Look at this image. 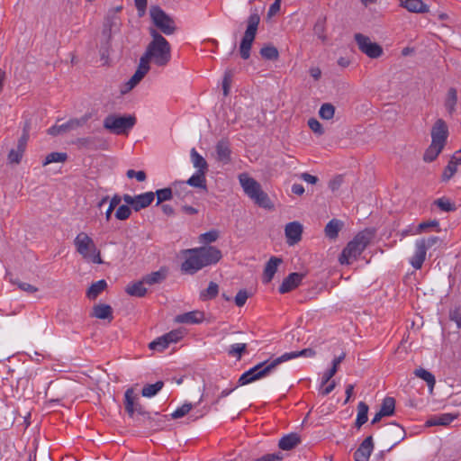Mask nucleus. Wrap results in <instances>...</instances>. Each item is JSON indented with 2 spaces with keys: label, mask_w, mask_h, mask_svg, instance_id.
<instances>
[{
  "label": "nucleus",
  "mask_w": 461,
  "mask_h": 461,
  "mask_svg": "<svg viewBox=\"0 0 461 461\" xmlns=\"http://www.w3.org/2000/svg\"><path fill=\"white\" fill-rule=\"evenodd\" d=\"M136 123V117L134 115H115L110 114L104 120V128L112 133L121 135L127 134L128 131L133 128Z\"/></svg>",
  "instance_id": "8"
},
{
  "label": "nucleus",
  "mask_w": 461,
  "mask_h": 461,
  "mask_svg": "<svg viewBox=\"0 0 461 461\" xmlns=\"http://www.w3.org/2000/svg\"><path fill=\"white\" fill-rule=\"evenodd\" d=\"M457 166L448 162L442 174V181H448L456 172Z\"/></svg>",
  "instance_id": "60"
},
{
  "label": "nucleus",
  "mask_w": 461,
  "mask_h": 461,
  "mask_svg": "<svg viewBox=\"0 0 461 461\" xmlns=\"http://www.w3.org/2000/svg\"><path fill=\"white\" fill-rule=\"evenodd\" d=\"M456 419L455 415L451 413H443L438 415V421L440 426H447L450 424Z\"/></svg>",
  "instance_id": "63"
},
{
  "label": "nucleus",
  "mask_w": 461,
  "mask_h": 461,
  "mask_svg": "<svg viewBox=\"0 0 461 461\" xmlns=\"http://www.w3.org/2000/svg\"><path fill=\"white\" fill-rule=\"evenodd\" d=\"M29 132H30V123L26 122L23 129V134L18 140V143H17V147H16L17 149L25 151L27 142L29 140Z\"/></svg>",
  "instance_id": "50"
},
{
  "label": "nucleus",
  "mask_w": 461,
  "mask_h": 461,
  "mask_svg": "<svg viewBox=\"0 0 461 461\" xmlns=\"http://www.w3.org/2000/svg\"><path fill=\"white\" fill-rule=\"evenodd\" d=\"M149 14L152 23L162 33L172 35L176 31L175 21L159 6H150Z\"/></svg>",
  "instance_id": "9"
},
{
  "label": "nucleus",
  "mask_w": 461,
  "mask_h": 461,
  "mask_svg": "<svg viewBox=\"0 0 461 461\" xmlns=\"http://www.w3.org/2000/svg\"><path fill=\"white\" fill-rule=\"evenodd\" d=\"M233 73L231 70H227L224 74L223 80H222V90L223 95L227 96L230 92V84L232 80Z\"/></svg>",
  "instance_id": "58"
},
{
  "label": "nucleus",
  "mask_w": 461,
  "mask_h": 461,
  "mask_svg": "<svg viewBox=\"0 0 461 461\" xmlns=\"http://www.w3.org/2000/svg\"><path fill=\"white\" fill-rule=\"evenodd\" d=\"M131 214V210L126 204L119 206L115 212V217H116V219H118L120 221H125V220L129 219Z\"/></svg>",
  "instance_id": "56"
},
{
  "label": "nucleus",
  "mask_w": 461,
  "mask_h": 461,
  "mask_svg": "<svg viewBox=\"0 0 461 461\" xmlns=\"http://www.w3.org/2000/svg\"><path fill=\"white\" fill-rule=\"evenodd\" d=\"M107 283L102 279L95 283H93L86 291V296L90 300H95L98 295L106 288Z\"/></svg>",
  "instance_id": "32"
},
{
  "label": "nucleus",
  "mask_w": 461,
  "mask_h": 461,
  "mask_svg": "<svg viewBox=\"0 0 461 461\" xmlns=\"http://www.w3.org/2000/svg\"><path fill=\"white\" fill-rule=\"evenodd\" d=\"M204 319V314L200 311H193L189 312H185L184 314L177 315L176 317V321L179 323H186V324H197L201 323Z\"/></svg>",
  "instance_id": "23"
},
{
  "label": "nucleus",
  "mask_w": 461,
  "mask_h": 461,
  "mask_svg": "<svg viewBox=\"0 0 461 461\" xmlns=\"http://www.w3.org/2000/svg\"><path fill=\"white\" fill-rule=\"evenodd\" d=\"M304 276H305V275L303 273L294 272V273L289 274L283 280L281 285L279 286V288H278L279 293L286 294V293H289V292L293 291L294 289L297 288L301 285Z\"/></svg>",
  "instance_id": "14"
},
{
  "label": "nucleus",
  "mask_w": 461,
  "mask_h": 461,
  "mask_svg": "<svg viewBox=\"0 0 461 461\" xmlns=\"http://www.w3.org/2000/svg\"><path fill=\"white\" fill-rule=\"evenodd\" d=\"M434 204L443 212H454L456 209V204L446 197L435 200Z\"/></svg>",
  "instance_id": "49"
},
{
  "label": "nucleus",
  "mask_w": 461,
  "mask_h": 461,
  "mask_svg": "<svg viewBox=\"0 0 461 461\" xmlns=\"http://www.w3.org/2000/svg\"><path fill=\"white\" fill-rule=\"evenodd\" d=\"M164 383L162 381H158L152 384H147L143 386L141 390V394L144 397H152L156 395L162 388Z\"/></svg>",
  "instance_id": "40"
},
{
  "label": "nucleus",
  "mask_w": 461,
  "mask_h": 461,
  "mask_svg": "<svg viewBox=\"0 0 461 461\" xmlns=\"http://www.w3.org/2000/svg\"><path fill=\"white\" fill-rule=\"evenodd\" d=\"M172 189L173 194L181 199L185 198L190 194V191L186 190L185 183L183 181H175L172 184Z\"/></svg>",
  "instance_id": "45"
},
{
  "label": "nucleus",
  "mask_w": 461,
  "mask_h": 461,
  "mask_svg": "<svg viewBox=\"0 0 461 461\" xmlns=\"http://www.w3.org/2000/svg\"><path fill=\"white\" fill-rule=\"evenodd\" d=\"M146 283L144 280H140L127 285L125 292L136 297H144L147 294V288L144 286Z\"/></svg>",
  "instance_id": "30"
},
{
  "label": "nucleus",
  "mask_w": 461,
  "mask_h": 461,
  "mask_svg": "<svg viewBox=\"0 0 461 461\" xmlns=\"http://www.w3.org/2000/svg\"><path fill=\"white\" fill-rule=\"evenodd\" d=\"M193 409L192 403H184L178 407L174 412L171 413V418L174 420L180 419L185 416Z\"/></svg>",
  "instance_id": "53"
},
{
  "label": "nucleus",
  "mask_w": 461,
  "mask_h": 461,
  "mask_svg": "<svg viewBox=\"0 0 461 461\" xmlns=\"http://www.w3.org/2000/svg\"><path fill=\"white\" fill-rule=\"evenodd\" d=\"M167 274V269L165 267H161L158 271H154L151 272L150 274L144 276L142 278L147 285H154L161 284L164 280H166Z\"/></svg>",
  "instance_id": "25"
},
{
  "label": "nucleus",
  "mask_w": 461,
  "mask_h": 461,
  "mask_svg": "<svg viewBox=\"0 0 461 461\" xmlns=\"http://www.w3.org/2000/svg\"><path fill=\"white\" fill-rule=\"evenodd\" d=\"M11 282L13 284L16 285L19 287V289H21L22 291H24L28 294H33L38 291V288L36 286L32 285L28 283L21 282L18 280H12V279H11Z\"/></svg>",
  "instance_id": "61"
},
{
  "label": "nucleus",
  "mask_w": 461,
  "mask_h": 461,
  "mask_svg": "<svg viewBox=\"0 0 461 461\" xmlns=\"http://www.w3.org/2000/svg\"><path fill=\"white\" fill-rule=\"evenodd\" d=\"M287 243L293 246L302 239L303 225L298 221H292L286 224L285 229Z\"/></svg>",
  "instance_id": "15"
},
{
  "label": "nucleus",
  "mask_w": 461,
  "mask_h": 461,
  "mask_svg": "<svg viewBox=\"0 0 461 461\" xmlns=\"http://www.w3.org/2000/svg\"><path fill=\"white\" fill-rule=\"evenodd\" d=\"M24 151L19 149H12L8 153V162L10 164H19L22 160Z\"/></svg>",
  "instance_id": "54"
},
{
  "label": "nucleus",
  "mask_w": 461,
  "mask_h": 461,
  "mask_svg": "<svg viewBox=\"0 0 461 461\" xmlns=\"http://www.w3.org/2000/svg\"><path fill=\"white\" fill-rule=\"evenodd\" d=\"M440 241V239L436 236H430L429 238H422L420 240H417L416 242L420 245L421 242H423L424 249L427 251L429 249L432 248L436 244H438Z\"/></svg>",
  "instance_id": "57"
},
{
  "label": "nucleus",
  "mask_w": 461,
  "mask_h": 461,
  "mask_svg": "<svg viewBox=\"0 0 461 461\" xmlns=\"http://www.w3.org/2000/svg\"><path fill=\"white\" fill-rule=\"evenodd\" d=\"M283 457V455L278 452L274 454H267L259 458L255 459L254 461H281Z\"/></svg>",
  "instance_id": "64"
},
{
  "label": "nucleus",
  "mask_w": 461,
  "mask_h": 461,
  "mask_svg": "<svg viewBox=\"0 0 461 461\" xmlns=\"http://www.w3.org/2000/svg\"><path fill=\"white\" fill-rule=\"evenodd\" d=\"M239 181L244 193L259 207L272 209L274 207L268 194L263 191L261 185L247 173L239 175Z\"/></svg>",
  "instance_id": "4"
},
{
  "label": "nucleus",
  "mask_w": 461,
  "mask_h": 461,
  "mask_svg": "<svg viewBox=\"0 0 461 461\" xmlns=\"http://www.w3.org/2000/svg\"><path fill=\"white\" fill-rule=\"evenodd\" d=\"M247 351L246 343L232 344L228 349V355L236 357L238 360L241 359L242 355Z\"/></svg>",
  "instance_id": "43"
},
{
  "label": "nucleus",
  "mask_w": 461,
  "mask_h": 461,
  "mask_svg": "<svg viewBox=\"0 0 461 461\" xmlns=\"http://www.w3.org/2000/svg\"><path fill=\"white\" fill-rule=\"evenodd\" d=\"M90 316L100 320H108L111 322L113 319V308L105 303L95 304L92 309Z\"/></svg>",
  "instance_id": "19"
},
{
  "label": "nucleus",
  "mask_w": 461,
  "mask_h": 461,
  "mask_svg": "<svg viewBox=\"0 0 461 461\" xmlns=\"http://www.w3.org/2000/svg\"><path fill=\"white\" fill-rule=\"evenodd\" d=\"M186 253L189 256L182 263L181 269L192 275L204 267L218 263L222 257L221 250L213 246L187 249Z\"/></svg>",
  "instance_id": "2"
},
{
  "label": "nucleus",
  "mask_w": 461,
  "mask_h": 461,
  "mask_svg": "<svg viewBox=\"0 0 461 461\" xmlns=\"http://www.w3.org/2000/svg\"><path fill=\"white\" fill-rule=\"evenodd\" d=\"M260 55L267 60H276L279 57L278 50L273 45L264 46L260 50Z\"/></svg>",
  "instance_id": "42"
},
{
  "label": "nucleus",
  "mask_w": 461,
  "mask_h": 461,
  "mask_svg": "<svg viewBox=\"0 0 461 461\" xmlns=\"http://www.w3.org/2000/svg\"><path fill=\"white\" fill-rule=\"evenodd\" d=\"M316 355L315 350L312 348H304L300 351H293V352H286L283 354L282 356L275 358L273 361H264L260 362L259 364L256 365L252 368L249 369L245 373H243L239 380L238 384L239 385H246L248 384L253 383L257 380H259L261 378H264L270 375L276 367L288 360L296 358L298 357H313Z\"/></svg>",
  "instance_id": "1"
},
{
  "label": "nucleus",
  "mask_w": 461,
  "mask_h": 461,
  "mask_svg": "<svg viewBox=\"0 0 461 461\" xmlns=\"http://www.w3.org/2000/svg\"><path fill=\"white\" fill-rule=\"evenodd\" d=\"M282 263V259L276 257H271L270 259L267 262L264 273H263V282L267 284L271 282L275 274L277 271L278 266Z\"/></svg>",
  "instance_id": "22"
},
{
  "label": "nucleus",
  "mask_w": 461,
  "mask_h": 461,
  "mask_svg": "<svg viewBox=\"0 0 461 461\" xmlns=\"http://www.w3.org/2000/svg\"><path fill=\"white\" fill-rule=\"evenodd\" d=\"M218 293H219L218 285L214 282H210L207 289L201 293L200 297L203 301L211 300V299L215 298L217 296Z\"/></svg>",
  "instance_id": "44"
},
{
  "label": "nucleus",
  "mask_w": 461,
  "mask_h": 461,
  "mask_svg": "<svg viewBox=\"0 0 461 461\" xmlns=\"http://www.w3.org/2000/svg\"><path fill=\"white\" fill-rule=\"evenodd\" d=\"M68 159V154L65 152H51L48 154L43 161V166L54 162H65Z\"/></svg>",
  "instance_id": "47"
},
{
  "label": "nucleus",
  "mask_w": 461,
  "mask_h": 461,
  "mask_svg": "<svg viewBox=\"0 0 461 461\" xmlns=\"http://www.w3.org/2000/svg\"><path fill=\"white\" fill-rule=\"evenodd\" d=\"M414 374L417 377L424 380L427 383L430 392L433 391V388L436 384V379H435V376L430 372L420 367V368L416 369L414 371Z\"/></svg>",
  "instance_id": "36"
},
{
  "label": "nucleus",
  "mask_w": 461,
  "mask_h": 461,
  "mask_svg": "<svg viewBox=\"0 0 461 461\" xmlns=\"http://www.w3.org/2000/svg\"><path fill=\"white\" fill-rule=\"evenodd\" d=\"M342 227V222L339 220L333 219L328 222L325 227V234L330 239H336Z\"/></svg>",
  "instance_id": "35"
},
{
  "label": "nucleus",
  "mask_w": 461,
  "mask_h": 461,
  "mask_svg": "<svg viewBox=\"0 0 461 461\" xmlns=\"http://www.w3.org/2000/svg\"><path fill=\"white\" fill-rule=\"evenodd\" d=\"M169 344L163 335L150 342L149 348L152 350H157L160 352L167 348Z\"/></svg>",
  "instance_id": "52"
},
{
  "label": "nucleus",
  "mask_w": 461,
  "mask_h": 461,
  "mask_svg": "<svg viewBox=\"0 0 461 461\" xmlns=\"http://www.w3.org/2000/svg\"><path fill=\"white\" fill-rule=\"evenodd\" d=\"M90 118V115L85 114L80 118L70 119L67 122L61 125H54L48 130L49 134L56 136L59 134L65 133L67 131L76 130L85 125Z\"/></svg>",
  "instance_id": "12"
},
{
  "label": "nucleus",
  "mask_w": 461,
  "mask_h": 461,
  "mask_svg": "<svg viewBox=\"0 0 461 461\" xmlns=\"http://www.w3.org/2000/svg\"><path fill=\"white\" fill-rule=\"evenodd\" d=\"M355 41L358 49L369 58L376 59L383 54L382 47L375 42H372L367 36L362 33H356Z\"/></svg>",
  "instance_id": "11"
},
{
  "label": "nucleus",
  "mask_w": 461,
  "mask_h": 461,
  "mask_svg": "<svg viewBox=\"0 0 461 461\" xmlns=\"http://www.w3.org/2000/svg\"><path fill=\"white\" fill-rule=\"evenodd\" d=\"M157 196V205L161 204L163 202L169 201L173 197V189L171 187H167L163 189H158L154 193Z\"/></svg>",
  "instance_id": "46"
},
{
  "label": "nucleus",
  "mask_w": 461,
  "mask_h": 461,
  "mask_svg": "<svg viewBox=\"0 0 461 461\" xmlns=\"http://www.w3.org/2000/svg\"><path fill=\"white\" fill-rule=\"evenodd\" d=\"M346 353L342 352L339 357H335L332 361V366L327 370L322 375V385H325L336 375L339 364L345 359Z\"/></svg>",
  "instance_id": "29"
},
{
  "label": "nucleus",
  "mask_w": 461,
  "mask_h": 461,
  "mask_svg": "<svg viewBox=\"0 0 461 461\" xmlns=\"http://www.w3.org/2000/svg\"><path fill=\"white\" fill-rule=\"evenodd\" d=\"M74 246L76 251L86 260L94 264H103L101 252L97 249L94 240L86 232H79L75 240Z\"/></svg>",
  "instance_id": "6"
},
{
  "label": "nucleus",
  "mask_w": 461,
  "mask_h": 461,
  "mask_svg": "<svg viewBox=\"0 0 461 461\" xmlns=\"http://www.w3.org/2000/svg\"><path fill=\"white\" fill-rule=\"evenodd\" d=\"M368 405L364 402H360L357 405V416L355 422V426L357 429H360L368 420L367 413H368Z\"/></svg>",
  "instance_id": "33"
},
{
  "label": "nucleus",
  "mask_w": 461,
  "mask_h": 461,
  "mask_svg": "<svg viewBox=\"0 0 461 461\" xmlns=\"http://www.w3.org/2000/svg\"><path fill=\"white\" fill-rule=\"evenodd\" d=\"M249 298V293L245 289H241L238 292L235 296V304L239 307H242Z\"/></svg>",
  "instance_id": "62"
},
{
  "label": "nucleus",
  "mask_w": 461,
  "mask_h": 461,
  "mask_svg": "<svg viewBox=\"0 0 461 461\" xmlns=\"http://www.w3.org/2000/svg\"><path fill=\"white\" fill-rule=\"evenodd\" d=\"M374 449L372 436L366 438L354 453L355 461H368Z\"/></svg>",
  "instance_id": "16"
},
{
  "label": "nucleus",
  "mask_w": 461,
  "mask_h": 461,
  "mask_svg": "<svg viewBox=\"0 0 461 461\" xmlns=\"http://www.w3.org/2000/svg\"><path fill=\"white\" fill-rule=\"evenodd\" d=\"M395 400L393 397H385L381 404L380 411L385 416H391L394 413Z\"/></svg>",
  "instance_id": "41"
},
{
  "label": "nucleus",
  "mask_w": 461,
  "mask_h": 461,
  "mask_svg": "<svg viewBox=\"0 0 461 461\" xmlns=\"http://www.w3.org/2000/svg\"><path fill=\"white\" fill-rule=\"evenodd\" d=\"M444 148L440 147L439 145H435L430 143L429 148L426 149L423 159L426 162H432L434 161L438 156L441 153Z\"/></svg>",
  "instance_id": "38"
},
{
  "label": "nucleus",
  "mask_w": 461,
  "mask_h": 461,
  "mask_svg": "<svg viewBox=\"0 0 461 461\" xmlns=\"http://www.w3.org/2000/svg\"><path fill=\"white\" fill-rule=\"evenodd\" d=\"M191 159L194 167L197 168V171L207 172L208 164L206 160L201 156L194 148L191 149L190 152Z\"/></svg>",
  "instance_id": "34"
},
{
  "label": "nucleus",
  "mask_w": 461,
  "mask_h": 461,
  "mask_svg": "<svg viewBox=\"0 0 461 461\" xmlns=\"http://www.w3.org/2000/svg\"><path fill=\"white\" fill-rule=\"evenodd\" d=\"M457 104V91L455 87H450L446 95L444 106L449 115H453L456 112Z\"/></svg>",
  "instance_id": "28"
},
{
  "label": "nucleus",
  "mask_w": 461,
  "mask_h": 461,
  "mask_svg": "<svg viewBox=\"0 0 461 461\" xmlns=\"http://www.w3.org/2000/svg\"><path fill=\"white\" fill-rule=\"evenodd\" d=\"M152 41L148 44L146 51L140 59L149 65L152 61L158 67L166 66L171 59V46L169 42L155 29H149Z\"/></svg>",
  "instance_id": "3"
},
{
  "label": "nucleus",
  "mask_w": 461,
  "mask_h": 461,
  "mask_svg": "<svg viewBox=\"0 0 461 461\" xmlns=\"http://www.w3.org/2000/svg\"><path fill=\"white\" fill-rule=\"evenodd\" d=\"M431 143L444 148L448 137V128L443 119H438L430 131Z\"/></svg>",
  "instance_id": "13"
},
{
  "label": "nucleus",
  "mask_w": 461,
  "mask_h": 461,
  "mask_svg": "<svg viewBox=\"0 0 461 461\" xmlns=\"http://www.w3.org/2000/svg\"><path fill=\"white\" fill-rule=\"evenodd\" d=\"M219 231L216 230H209L200 235L199 240L202 243H212L218 240Z\"/></svg>",
  "instance_id": "55"
},
{
  "label": "nucleus",
  "mask_w": 461,
  "mask_h": 461,
  "mask_svg": "<svg viewBox=\"0 0 461 461\" xmlns=\"http://www.w3.org/2000/svg\"><path fill=\"white\" fill-rule=\"evenodd\" d=\"M98 141H100V140L97 137H83L77 139L75 144L79 148L96 149L98 148L96 144Z\"/></svg>",
  "instance_id": "37"
},
{
  "label": "nucleus",
  "mask_w": 461,
  "mask_h": 461,
  "mask_svg": "<svg viewBox=\"0 0 461 461\" xmlns=\"http://www.w3.org/2000/svg\"><path fill=\"white\" fill-rule=\"evenodd\" d=\"M334 114L335 106L330 103L323 104L319 110V115L323 120H330L334 117Z\"/></svg>",
  "instance_id": "48"
},
{
  "label": "nucleus",
  "mask_w": 461,
  "mask_h": 461,
  "mask_svg": "<svg viewBox=\"0 0 461 461\" xmlns=\"http://www.w3.org/2000/svg\"><path fill=\"white\" fill-rule=\"evenodd\" d=\"M216 158L218 161L228 164L230 162L231 150L230 143L226 140H221L217 142L215 147Z\"/></svg>",
  "instance_id": "17"
},
{
  "label": "nucleus",
  "mask_w": 461,
  "mask_h": 461,
  "mask_svg": "<svg viewBox=\"0 0 461 461\" xmlns=\"http://www.w3.org/2000/svg\"><path fill=\"white\" fill-rule=\"evenodd\" d=\"M120 25V18L115 14H113L112 15H107L104 23V36L110 40L113 33L119 31Z\"/></svg>",
  "instance_id": "20"
},
{
  "label": "nucleus",
  "mask_w": 461,
  "mask_h": 461,
  "mask_svg": "<svg viewBox=\"0 0 461 461\" xmlns=\"http://www.w3.org/2000/svg\"><path fill=\"white\" fill-rule=\"evenodd\" d=\"M308 126L314 133L318 134L319 136L324 134L323 127L317 119H315V118L309 119Z\"/></svg>",
  "instance_id": "59"
},
{
  "label": "nucleus",
  "mask_w": 461,
  "mask_h": 461,
  "mask_svg": "<svg viewBox=\"0 0 461 461\" xmlns=\"http://www.w3.org/2000/svg\"><path fill=\"white\" fill-rule=\"evenodd\" d=\"M400 5L415 14H425L429 11V6L422 0H400Z\"/></svg>",
  "instance_id": "21"
},
{
  "label": "nucleus",
  "mask_w": 461,
  "mask_h": 461,
  "mask_svg": "<svg viewBox=\"0 0 461 461\" xmlns=\"http://www.w3.org/2000/svg\"><path fill=\"white\" fill-rule=\"evenodd\" d=\"M154 198L155 194L153 192H146L144 194L135 195L133 210L135 212H139L141 209L148 207L154 201Z\"/></svg>",
  "instance_id": "26"
},
{
  "label": "nucleus",
  "mask_w": 461,
  "mask_h": 461,
  "mask_svg": "<svg viewBox=\"0 0 461 461\" xmlns=\"http://www.w3.org/2000/svg\"><path fill=\"white\" fill-rule=\"evenodd\" d=\"M438 227H439V223L437 220L422 221L418 225L416 230L412 234L414 235V234L421 233L430 228H436L437 231H439L440 229Z\"/></svg>",
  "instance_id": "51"
},
{
  "label": "nucleus",
  "mask_w": 461,
  "mask_h": 461,
  "mask_svg": "<svg viewBox=\"0 0 461 461\" xmlns=\"http://www.w3.org/2000/svg\"><path fill=\"white\" fill-rule=\"evenodd\" d=\"M206 172L196 171L185 183V185H189L194 187L201 188L206 190Z\"/></svg>",
  "instance_id": "31"
},
{
  "label": "nucleus",
  "mask_w": 461,
  "mask_h": 461,
  "mask_svg": "<svg viewBox=\"0 0 461 461\" xmlns=\"http://www.w3.org/2000/svg\"><path fill=\"white\" fill-rule=\"evenodd\" d=\"M149 65H146L145 61L140 59L137 70L130 78V80L126 83L127 90H131L136 85H138L141 81V79L146 76V74L149 71Z\"/></svg>",
  "instance_id": "18"
},
{
  "label": "nucleus",
  "mask_w": 461,
  "mask_h": 461,
  "mask_svg": "<svg viewBox=\"0 0 461 461\" xmlns=\"http://www.w3.org/2000/svg\"><path fill=\"white\" fill-rule=\"evenodd\" d=\"M124 408L128 415L134 419L135 414L150 419L149 413L140 403L139 397L135 394L132 388L126 390L124 393Z\"/></svg>",
  "instance_id": "10"
},
{
  "label": "nucleus",
  "mask_w": 461,
  "mask_h": 461,
  "mask_svg": "<svg viewBox=\"0 0 461 461\" xmlns=\"http://www.w3.org/2000/svg\"><path fill=\"white\" fill-rule=\"evenodd\" d=\"M314 34L321 41H327V35H326V19L325 18H319L313 27Z\"/></svg>",
  "instance_id": "39"
},
{
  "label": "nucleus",
  "mask_w": 461,
  "mask_h": 461,
  "mask_svg": "<svg viewBox=\"0 0 461 461\" xmlns=\"http://www.w3.org/2000/svg\"><path fill=\"white\" fill-rule=\"evenodd\" d=\"M301 443L300 436L296 433H290L284 436L278 442L282 450H291Z\"/></svg>",
  "instance_id": "27"
},
{
  "label": "nucleus",
  "mask_w": 461,
  "mask_h": 461,
  "mask_svg": "<svg viewBox=\"0 0 461 461\" xmlns=\"http://www.w3.org/2000/svg\"><path fill=\"white\" fill-rule=\"evenodd\" d=\"M427 251L424 249L423 242L420 245L415 242V251L410 259V264L415 269H420L426 258Z\"/></svg>",
  "instance_id": "24"
},
{
  "label": "nucleus",
  "mask_w": 461,
  "mask_h": 461,
  "mask_svg": "<svg viewBox=\"0 0 461 461\" xmlns=\"http://www.w3.org/2000/svg\"><path fill=\"white\" fill-rule=\"evenodd\" d=\"M260 23V16L257 12L250 14L247 20V29L240 44V54L243 59L250 57V50L255 41L258 27Z\"/></svg>",
  "instance_id": "7"
},
{
  "label": "nucleus",
  "mask_w": 461,
  "mask_h": 461,
  "mask_svg": "<svg viewBox=\"0 0 461 461\" xmlns=\"http://www.w3.org/2000/svg\"><path fill=\"white\" fill-rule=\"evenodd\" d=\"M372 238L373 233L368 230L358 232L342 250L339 258V263L349 265L353 260H356L366 249Z\"/></svg>",
  "instance_id": "5"
}]
</instances>
